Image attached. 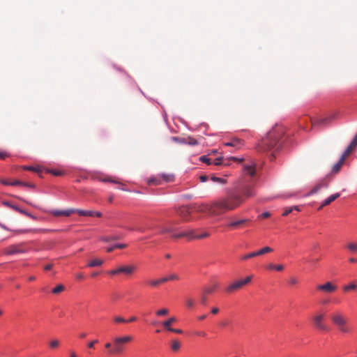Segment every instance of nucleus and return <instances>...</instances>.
Listing matches in <instances>:
<instances>
[{
	"instance_id": "nucleus-1",
	"label": "nucleus",
	"mask_w": 357,
	"mask_h": 357,
	"mask_svg": "<svg viewBox=\"0 0 357 357\" xmlns=\"http://www.w3.org/2000/svg\"><path fill=\"white\" fill-rule=\"evenodd\" d=\"M255 164L243 166L241 177L238 180L234 191L228 195L221 197L213 202L214 211L218 215L232 211L240 207L247 199L256 195L255 189L257 179L255 178Z\"/></svg>"
},
{
	"instance_id": "nucleus-2",
	"label": "nucleus",
	"mask_w": 357,
	"mask_h": 357,
	"mask_svg": "<svg viewBox=\"0 0 357 357\" xmlns=\"http://www.w3.org/2000/svg\"><path fill=\"white\" fill-rule=\"evenodd\" d=\"M285 132L284 128L281 125H275L257 146V150L261 153L271 152V158H274V152L282 146V137Z\"/></svg>"
},
{
	"instance_id": "nucleus-3",
	"label": "nucleus",
	"mask_w": 357,
	"mask_h": 357,
	"mask_svg": "<svg viewBox=\"0 0 357 357\" xmlns=\"http://www.w3.org/2000/svg\"><path fill=\"white\" fill-rule=\"evenodd\" d=\"M131 340L130 336L115 337L112 342L105 344V348L109 349L112 354H117L122 351L123 346Z\"/></svg>"
},
{
	"instance_id": "nucleus-4",
	"label": "nucleus",
	"mask_w": 357,
	"mask_h": 357,
	"mask_svg": "<svg viewBox=\"0 0 357 357\" xmlns=\"http://www.w3.org/2000/svg\"><path fill=\"white\" fill-rule=\"evenodd\" d=\"M210 236V234L207 231L202 232L200 234H197L196 230L195 229H189L185 231H182L179 234H175L172 235V237L174 238H186L188 240L190 241L192 239H204Z\"/></svg>"
},
{
	"instance_id": "nucleus-5",
	"label": "nucleus",
	"mask_w": 357,
	"mask_h": 357,
	"mask_svg": "<svg viewBox=\"0 0 357 357\" xmlns=\"http://www.w3.org/2000/svg\"><path fill=\"white\" fill-rule=\"evenodd\" d=\"M331 320L339 328L341 333H349L352 332L351 328L346 325V320L344 316L340 312H335L331 315Z\"/></svg>"
},
{
	"instance_id": "nucleus-6",
	"label": "nucleus",
	"mask_w": 357,
	"mask_h": 357,
	"mask_svg": "<svg viewBox=\"0 0 357 357\" xmlns=\"http://www.w3.org/2000/svg\"><path fill=\"white\" fill-rule=\"evenodd\" d=\"M252 278V275H249L245 277L244 279L236 280L231 284H230L229 286H227L225 290L227 293H234L242 289L244 286L247 285L248 284H249L251 282Z\"/></svg>"
},
{
	"instance_id": "nucleus-7",
	"label": "nucleus",
	"mask_w": 357,
	"mask_h": 357,
	"mask_svg": "<svg viewBox=\"0 0 357 357\" xmlns=\"http://www.w3.org/2000/svg\"><path fill=\"white\" fill-rule=\"evenodd\" d=\"M193 209L196 211L202 213H206L211 215H218V213H216L213 211H215V208L213 207V202L211 204H201L199 205L195 204L192 206Z\"/></svg>"
},
{
	"instance_id": "nucleus-8",
	"label": "nucleus",
	"mask_w": 357,
	"mask_h": 357,
	"mask_svg": "<svg viewBox=\"0 0 357 357\" xmlns=\"http://www.w3.org/2000/svg\"><path fill=\"white\" fill-rule=\"evenodd\" d=\"M26 252L24 243H19L11 245L3 249V253L7 255H11L19 253H24Z\"/></svg>"
},
{
	"instance_id": "nucleus-9",
	"label": "nucleus",
	"mask_w": 357,
	"mask_h": 357,
	"mask_svg": "<svg viewBox=\"0 0 357 357\" xmlns=\"http://www.w3.org/2000/svg\"><path fill=\"white\" fill-rule=\"evenodd\" d=\"M192 209V206H181L176 208V213L184 221H188Z\"/></svg>"
},
{
	"instance_id": "nucleus-10",
	"label": "nucleus",
	"mask_w": 357,
	"mask_h": 357,
	"mask_svg": "<svg viewBox=\"0 0 357 357\" xmlns=\"http://www.w3.org/2000/svg\"><path fill=\"white\" fill-rule=\"evenodd\" d=\"M249 222L250 220L246 218L234 220L227 224V227L230 229H243L246 227Z\"/></svg>"
},
{
	"instance_id": "nucleus-11",
	"label": "nucleus",
	"mask_w": 357,
	"mask_h": 357,
	"mask_svg": "<svg viewBox=\"0 0 357 357\" xmlns=\"http://www.w3.org/2000/svg\"><path fill=\"white\" fill-rule=\"evenodd\" d=\"M174 321H176V319L174 317H172L163 323L165 333H183L182 330L177 329V328H173L170 326Z\"/></svg>"
},
{
	"instance_id": "nucleus-12",
	"label": "nucleus",
	"mask_w": 357,
	"mask_h": 357,
	"mask_svg": "<svg viewBox=\"0 0 357 357\" xmlns=\"http://www.w3.org/2000/svg\"><path fill=\"white\" fill-rule=\"evenodd\" d=\"M317 290L322 291L326 293H333L337 290V287L335 284H333L331 282H327L323 284H319L317 287Z\"/></svg>"
},
{
	"instance_id": "nucleus-13",
	"label": "nucleus",
	"mask_w": 357,
	"mask_h": 357,
	"mask_svg": "<svg viewBox=\"0 0 357 357\" xmlns=\"http://www.w3.org/2000/svg\"><path fill=\"white\" fill-rule=\"evenodd\" d=\"M335 117V115H333L329 117H326V118L319 119H314L312 118H310V121L311 122L312 127L315 126H326V125H328L332 121V119H334Z\"/></svg>"
},
{
	"instance_id": "nucleus-14",
	"label": "nucleus",
	"mask_w": 357,
	"mask_h": 357,
	"mask_svg": "<svg viewBox=\"0 0 357 357\" xmlns=\"http://www.w3.org/2000/svg\"><path fill=\"white\" fill-rule=\"evenodd\" d=\"M325 318V314L324 313H319L314 315L312 318V322L315 327L319 329H325L324 326L322 324V321Z\"/></svg>"
},
{
	"instance_id": "nucleus-15",
	"label": "nucleus",
	"mask_w": 357,
	"mask_h": 357,
	"mask_svg": "<svg viewBox=\"0 0 357 357\" xmlns=\"http://www.w3.org/2000/svg\"><path fill=\"white\" fill-rule=\"evenodd\" d=\"M137 269L134 265L121 266L119 267V273H123L126 275H132Z\"/></svg>"
},
{
	"instance_id": "nucleus-16",
	"label": "nucleus",
	"mask_w": 357,
	"mask_h": 357,
	"mask_svg": "<svg viewBox=\"0 0 357 357\" xmlns=\"http://www.w3.org/2000/svg\"><path fill=\"white\" fill-rule=\"evenodd\" d=\"M225 146H231L236 149H239L243 145V141L238 138H233L229 142L224 143Z\"/></svg>"
},
{
	"instance_id": "nucleus-17",
	"label": "nucleus",
	"mask_w": 357,
	"mask_h": 357,
	"mask_svg": "<svg viewBox=\"0 0 357 357\" xmlns=\"http://www.w3.org/2000/svg\"><path fill=\"white\" fill-rule=\"evenodd\" d=\"M173 222H167V224L160 226V233L161 234H173L176 230L174 226Z\"/></svg>"
},
{
	"instance_id": "nucleus-18",
	"label": "nucleus",
	"mask_w": 357,
	"mask_h": 357,
	"mask_svg": "<svg viewBox=\"0 0 357 357\" xmlns=\"http://www.w3.org/2000/svg\"><path fill=\"white\" fill-rule=\"evenodd\" d=\"M357 146V135L354 137L352 142L349 144V146L347 148V149L344 151L342 156H343L344 158H347L349 154L351 153V151Z\"/></svg>"
},
{
	"instance_id": "nucleus-19",
	"label": "nucleus",
	"mask_w": 357,
	"mask_h": 357,
	"mask_svg": "<svg viewBox=\"0 0 357 357\" xmlns=\"http://www.w3.org/2000/svg\"><path fill=\"white\" fill-rule=\"evenodd\" d=\"M327 186H328V183L325 180H323V181H320L317 185H316L310 190V192L307 194V195H311L315 194V193L318 192L320 189L326 188Z\"/></svg>"
},
{
	"instance_id": "nucleus-20",
	"label": "nucleus",
	"mask_w": 357,
	"mask_h": 357,
	"mask_svg": "<svg viewBox=\"0 0 357 357\" xmlns=\"http://www.w3.org/2000/svg\"><path fill=\"white\" fill-rule=\"evenodd\" d=\"M345 160L346 158H344L343 156H341L338 162L333 166L331 172L333 174H337L344 165Z\"/></svg>"
},
{
	"instance_id": "nucleus-21",
	"label": "nucleus",
	"mask_w": 357,
	"mask_h": 357,
	"mask_svg": "<svg viewBox=\"0 0 357 357\" xmlns=\"http://www.w3.org/2000/svg\"><path fill=\"white\" fill-rule=\"evenodd\" d=\"M51 213L54 216L64 215L68 217L70 216L72 213H74V209H68L65 211L52 210Z\"/></svg>"
},
{
	"instance_id": "nucleus-22",
	"label": "nucleus",
	"mask_w": 357,
	"mask_h": 357,
	"mask_svg": "<svg viewBox=\"0 0 357 357\" xmlns=\"http://www.w3.org/2000/svg\"><path fill=\"white\" fill-rule=\"evenodd\" d=\"M340 193H335V194H333V195H331L330 197H328L326 199H325L322 202V204H321V206L319 208V210L321 209L324 206L329 205L331 202H333L336 199H337L340 197Z\"/></svg>"
},
{
	"instance_id": "nucleus-23",
	"label": "nucleus",
	"mask_w": 357,
	"mask_h": 357,
	"mask_svg": "<svg viewBox=\"0 0 357 357\" xmlns=\"http://www.w3.org/2000/svg\"><path fill=\"white\" fill-rule=\"evenodd\" d=\"M218 283L213 282L210 286L204 287L203 291H204L205 294H211L218 288Z\"/></svg>"
},
{
	"instance_id": "nucleus-24",
	"label": "nucleus",
	"mask_w": 357,
	"mask_h": 357,
	"mask_svg": "<svg viewBox=\"0 0 357 357\" xmlns=\"http://www.w3.org/2000/svg\"><path fill=\"white\" fill-rule=\"evenodd\" d=\"M98 180L100 181H102V182H105V183L109 182V183H112L123 185V183H121L119 180H116L110 176L98 177Z\"/></svg>"
},
{
	"instance_id": "nucleus-25",
	"label": "nucleus",
	"mask_w": 357,
	"mask_h": 357,
	"mask_svg": "<svg viewBox=\"0 0 357 357\" xmlns=\"http://www.w3.org/2000/svg\"><path fill=\"white\" fill-rule=\"evenodd\" d=\"M74 213H77L82 216H93L94 211H84L81 209H74Z\"/></svg>"
},
{
	"instance_id": "nucleus-26",
	"label": "nucleus",
	"mask_w": 357,
	"mask_h": 357,
	"mask_svg": "<svg viewBox=\"0 0 357 357\" xmlns=\"http://www.w3.org/2000/svg\"><path fill=\"white\" fill-rule=\"evenodd\" d=\"M12 208L14 209L15 211H16L23 214V215H26V216L33 219V220H36L37 219V218L35 215L31 214L30 213L27 212L26 211H25L24 209H22V208H19L17 206H12Z\"/></svg>"
},
{
	"instance_id": "nucleus-27",
	"label": "nucleus",
	"mask_w": 357,
	"mask_h": 357,
	"mask_svg": "<svg viewBox=\"0 0 357 357\" xmlns=\"http://www.w3.org/2000/svg\"><path fill=\"white\" fill-rule=\"evenodd\" d=\"M148 184L155 185L161 184V176L158 175L149 178Z\"/></svg>"
},
{
	"instance_id": "nucleus-28",
	"label": "nucleus",
	"mask_w": 357,
	"mask_h": 357,
	"mask_svg": "<svg viewBox=\"0 0 357 357\" xmlns=\"http://www.w3.org/2000/svg\"><path fill=\"white\" fill-rule=\"evenodd\" d=\"M181 342L178 340H172L171 342V349L174 351H177L180 349Z\"/></svg>"
},
{
	"instance_id": "nucleus-29",
	"label": "nucleus",
	"mask_w": 357,
	"mask_h": 357,
	"mask_svg": "<svg viewBox=\"0 0 357 357\" xmlns=\"http://www.w3.org/2000/svg\"><path fill=\"white\" fill-rule=\"evenodd\" d=\"M273 252V249L268 246H266L258 251H256L257 256L262 255Z\"/></svg>"
},
{
	"instance_id": "nucleus-30",
	"label": "nucleus",
	"mask_w": 357,
	"mask_h": 357,
	"mask_svg": "<svg viewBox=\"0 0 357 357\" xmlns=\"http://www.w3.org/2000/svg\"><path fill=\"white\" fill-rule=\"evenodd\" d=\"M165 182H172L174 181V175L172 174H162L160 175Z\"/></svg>"
},
{
	"instance_id": "nucleus-31",
	"label": "nucleus",
	"mask_w": 357,
	"mask_h": 357,
	"mask_svg": "<svg viewBox=\"0 0 357 357\" xmlns=\"http://www.w3.org/2000/svg\"><path fill=\"white\" fill-rule=\"evenodd\" d=\"M103 263V261L99 259H95L89 262L88 266L89 267H95L101 266Z\"/></svg>"
},
{
	"instance_id": "nucleus-32",
	"label": "nucleus",
	"mask_w": 357,
	"mask_h": 357,
	"mask_svg": "<svg viewBox=\"0 0 357 357\" xmlns=\"http://www.w3.org/2000/svg\"><path fill=\"white\" fill-rule=\"evenodd\" d=\"M65 287L63 284H58L56 287H54L52 292L54 294H59L63 291H64Z\"/></svg>"
},
{
	"instance_id": "nucleus-33",
	"label": "nucleus",
	"mask_w": 357,
	"mask_h": 357,
	"mask_svg": "<svg viewBox=\"0 0 357 357\" xmlns=\"http://www.w3.org/2000/svg\"><path fill=\"white\" fill-rule=\"evenodd\" d=\"M113 321L115 324H122V323L126 324V323H127V319H124L121 316H114L113 317Z\"/></svg>"
},
{
	"instance_id": "nucleus-34",
	"label": "nucleus",
	"mask_w": 357,
	"mask_h": 357,
	"mask_svg": "<svg viewBox=\"0 0 357 357\" xmlns=\"http://www.w3.org/2000/svg\"><path fill=\"white\" fill-rule=\"evenodd\" d=\"M211 180L213 182H216L218 183H220L222 185H224L227 183V180L223 178L217 177L215 176H213L211 177Z\"/></svg>"
},
{
	"instance_id": "nucleus-35",
	"label": "nucleus",
	"mask_w": 357,
	"mask_h": 357,
	"mask_svg": "<svg viewBox=\"0 0 357 357\" xmlns=\"http://www.w3.org/2000/svg\"><path fill=\"white\" fill-rule=\"evenodd\" d=\"M356 287H357V285L356 284L355 282H351L349 284L344 286L343 290L344 291H349L351 290H355L356 289Z\"/></svg>"
},
{
	"instance_id": "nucleus-36",
	"label": "nucleus",
	"mask_w": 357,
	"mask_h": 357,
	"mask_svg": "<svg viewBox=\"0 0 357 357\" xmlns=\"http://www.w3.org/2000/svg\"><path fill=\"white\" fill-rule=\"evenodd\" d=\"M207 294H205L204 291H202V294L200 296V303L203 305H206L207 304V302H208V298H207Z\"/></svg>"
},
{
	"instance_id": "nucleus-37",
	"label": "nucleus",
	"mask_w": 357,
	"mask_h": 357,
	"mask_svg": "<svg viewBox=\"0 0 357 357\" xmlns=\"http://www.w3.org/2000/svg\"><path fill=\"white\" fill-rule=\"evenodd\" d=\"M185 304L188 307L192 308L195 305V301L192 298H185Z\"/></svg>"
},
{
	"instance_id": "nucleus-38",
	"label": "nucleus",
	"mask_w": 357,
	"mask_h": 357,
	"mask_svg": "<svg viewBox=\"0 0 357 357\" xmlns=\"http://www.w3.org/2000/svg\"><path fill=\"white\" fill-rule=\"evenodd\" d=\"M347 248L350 251H351L353 252H355L357 250V243H349L347 245Z\"/></svg>"
},
{
	"instance_id": "nucleus-39",
	"label": "nucleus",
	"mask_w": 357,
	"mask_h": 357,
	"mask_svg": "<svg viewBox=\"0 0 357 357\" xmlns=\"http://www.w3.org/2000/svg\"><path fill=\"white\" fill-rule=\"evenodd\" d=\"M59 341L58 340H52L49 342L50 347L52 349L56 348L59 345Z\"/></svg>"
},
{
	"instance_id": "nucleus-40",
	"label": "nucleus",
	"mask_w": 357,
	"mask_h": 357,
	"mask_svg": "<svg viewBox=\"0 0 357 357\" xmlns=\"http://www.w3.org/2000/svg\"><path fill=\"white\" fill-rule=\"evenodd\" d=\"M254 257H257L256 252H251V253H249V254L243 255L241 257V260H247V259H250V258Z\"/></svg>"
},
{
	"instance_id": "nucleus-41",
	"label": "nucleus",
	"mask_w": 357,
	"mask_h": 357,
	"mask_svg": "<svg viewBox=\"0 0 357 357\" xmlns=\"http://www.w3.org/2000/svg\"><path fill=\"white\" fill-rule=\"evenodd\" d=\"M147 283H148L150 286H151V287H158V285H160V282L159 279H158V280H149V281L147 282Z\"/></svg>"
},
{
	"instance_id": "nucleus-42",
	"label": "nucleus",
	"mask_w": 357,
	"mask_h": 357,
	"mask_svg": "<svg viewBox=\"0 0 357 357\" xmlns=\"http://www.w3.org/2000/svg\"><path fill=\"white\" fill-rule=\"evenodd\" d=\"M168 279H169V281H170V280H179L180 278H179L178 274L173 273H171L170 275H168Z\"/></svg>"
},
{
	"instance_id": "nucleus-43",
	"label": "nucleus",
	"mask_w": 357,
	"mask_h": 357,
	"mask_svg": "<svg viewBox=\"0 0 357 357\" xmlns=\"http://www.w3.org/2000/svg\"><path fill=\"white\" fill-rule=\"evenodd\" d=\"M289 283L291 286L296 285L298 283V280L297 278L292 276L289 279Z\"/></svg>"
},
{
	"instance_id": "nucleus-44",
	"label": "nucleus",
	"mask_w": 357,
	"mask_h": 357,
	"mask_svg": "<svg viewBox=\"0 0 357 357\" xmlns=\"http://www.w3.org/2000/svg\"><path fill=\"white\" fill-rule=\"evenodd\" d=\"M200 160L208 165L212 164L211 158H207L206 155H202V157H200Z\"/></svg>"
},
{
	"instance_id": "nucleus-45",
	"label": "nucleus",
	"mask_w": 357,
	"mask_h": 357,
	"mask_svg": "<svg viewBox=\"0 0 357 357\" xmlns=\"http://www.w3.org/2000/svg\"><path fill=\"white\" fill-rule=\"evenodd\" d=\"M167 313H168V310L165 309V308L164 309H161L160 310H158L156 312V314L158 316H164V315L167 314Z\"/></svg>"
},
{
	"instance_id": "nucleus-46",
	"label": "nucleus",
	"mask_w": 357,
	"mask_h": 357,
	"mask_svg": "<svg viewBox=\"0 0 357 357\" xmlns=\"http://www.w3.org/2000/svg\"><path fill=\"white\" fill-rule=\"evenodd\" d=\"M26 183L20 181L19 180H15L13 182H10V185H26Z\"/></svg>"
},
{
	"instance_id": "nucleus-47",
	"label": "nucleus",
	"mask_w": 357,
	"mask_h": 357,
	"mask_svg": "<svg viewBox=\"0 0 357 357\" xmlns=\"http://www.w3.org/2000/svg\"><path fill=\"white\" fill-rule=\"evenodd\" d=\"M117 239H118L117 236L102 237L101 238V241L103 242H109L110 241H114V240H117Z\"/></svg>"
},
{
	"instance_id": "nucleus-48",
	"label": "nucleus",
	"mask_w": 357,
	"mask_h": 357,
	"mask_svg": "<svg viewBox=\"0 0 357 357\" xmlns=\"http://www.w3.org/2000/svg\"><path fill=\"white\" fill-rule=\"evenodd\" d=\"M24 169L25 170H29V171H32V172H39V168L38 167H32V166H24L23 167Z\"/></svg>"
},
{
	"instance_id": "nucleus-49",
	"label": "nucleus",
	"mask_w": 357,
	"mask_h": 357,
	"mask_svg": "<svg viewBox=\"0 0 357 357\" xmlns=\"http://www.w3.org/2000/svg\"><path fill=\"white\" fill-rule=\"evenodd\" d=\"M126 247H127V245L126 244H123V243H117V244L114 245L115 249L116 248L123 249V248H126Z\"/></svg>"
},
{
	"instance_id": "nucleus-50",
	"label": "nucleus",
	"mask_w": 357,
	"mask_h": 357,
	"mask_svg": "<svg viewBox=\"0 0 357 357\" xmlns=\"http://www.w3.org/2000/svg\"><path fill=\"white\" fill-rule=\"evenodd\" d=\"M172 139L176 142H179V143H185V139H179L178 137H173L172 138Z\"/></svg>"
},
{
	"instance_id": "nucleus-51",
	"label": "nucleus",
	"mask_w": 357,
	"mask_h": 357,
	"mask_svg": "<svg viewBox=\"0 0 357 357\" xmlns=\"http://www.w3.org/2000/svg\"><path fill=\"white\" fill-rule=\"evenodd\" d=\"M293 211V208H288L287 209L284 210V213H282V215L283 216H287L288 215L289 213H291Z\"/></svg>"
},
{
	"instance_id": "nucleus-52",
	"label": "nucleus",
	"mask_w": 357,
	"mask_h": 357,
	"mask_svg": "<svg viewBox=\"0 0 357 357\" xmlns=\"http://www.w3.org/2000/svg\"><path fill=\"white\" fill-rule=\"evenodd\" d=\"M199 178L201 182H206L208 180V176L206 175H201Z\"/></svg>"
},
{
	"instance_id": "nucleus-53",
	"label": "nucleus",
	"mask_w": 357,
	"mask_h": 357,
	"mask_svg": "<svg viewBox=\"0 0 357 357\" xmlns=\"http://www.w3.org/2000/svg\"><path fill=\"white\" fill-rule=\"evenodd\" d=\"M188 144L190 145H196L197 144V141L193 138H190L188 139Z\"/></svg>"
},
{
	"instance_id": "nucleus-54",
	"label": "nucleus",
	"mask_w": 357,
	"mask_h": 357,
	"mask_svg": "<svg viewBox=\"0 0 357 357\" xmlns=\"http://www.w3.org/2000/svg\"><path fill=\"white\" fill-rule=\"evenodd\" d=\"M271 216V213L268 211L264 212L260 215V217L262 218H267Z\"/></svg>"
},
{
	"instance_id": "nucleus-55",
	"label": "nucleus",
	"mask_w": 357,
	"mask_h": 357,
	"mask_svg": "<svg viewBox=\"0 0 357 357\" xmlns=\"http://www.w3.org/2000/svg\"><path fill=\"white\" fill-rule=\"evenodd\" d=\"M109 274L110 275H117V274H119V267L116 269H114V270H111L108 272Z\"/></svg>"
},
{
	"instance_id": "nucleus-56",
	"label": "nucleus",
	"mask_w": 357,
	"mask_h": 357,
	"mask_svg": "<svg viewBox=\"0 0 357 357\" xmlns=\"http://www.w3.org/2000/svg\"><path fill=\"white\" fill-rule=\"evenodd\" d=\"M284 269V266L282 264L275 265V270L278 271H282Z\"/></svg>"
},
{
	"instance_id": "nucleus-57",
	"label": "nucleus",
	"mask_w": 357,
	"mask_h": 357,
	"mask_svg": "<svg viewBox=\"0 0 357 357\" xmlns=\"http://www.w3.org/2000/svg\"><path fill=\"white\" fill-rule=\"evenodd\" d=\"M221 163V158H215L212 162V164H214L215 165H220Z\"/></svg>"
},
{
	"instance_id": "nucleus-58",
	"label": "nucleus",
	"mask_w": 357,
	"mask_h": 357,
	"mask_svg": "<svg viewBox=\"0 0 357 357\" xmlns=\"http://www.w3.org/2000/svg\"><path fill=\"white\" fill-rule=\"evenodd\" d=\"M160 284L167 282L169 281L168 276L163 277L159 279Z\"/></svg>"
},
{
	"instance_id": "nucleus-59",
	"label": "nucleus",
	"mask_w": 357,
	"mask_h": 357,
	"mask_svg": "<svg viewBox=\"0 0 357 357\" xmlns=\"http://www.w3.org/2000/svg\"><path fill=\"white\" fill-rule=\"evenodd\" d=\"M129 230L130 231H132V230H136V231H139L140 232H144L145 231V229L142 228V227H138V228H128Z\"/></svg>"
},
{
	"instance_id": "nucleus-60",
	"label": "nucleus",
	"mask_w": 357,
	"mask_h": 357,
	"mask_svg": "<svg viewBox=\"0 0 357 357\" xmlns=\"http://www.w3.org/2000/svg\"><path fill=\"white\" fill-rule=\"evenodd\" d=\"M0 183L5 185H10V182H8L6 179H0Z\"/></svg>"
},
{
	"instance_id": "nucleus-61",
	"label": "nucleus",
	"mask_w": 357,
	"mask_h": 357,
	"mask_svg": "<svg viewBox=\"0 0 357 357\" xmlns=\"http://www.w3.org/2000/svg\"><path fill=\"white\" fill-rule=\"evenodd\" d=\"M33 231H34L33 229H24V230H18V231H17V233H28V232H31Z\"/></svg>"
},
{
	"instance_id": "nucleus-62",
	"label": "nucleus",
	"mask_w": 357,
	"mask_h": 357,
	"mask_svg": "<svg viewBox=\"0 0 357 357\" xmlns=\"http://www.w3.org/2000/svg\"><path fill=\"white\" fill-rule=\"evenodd\" d=\"M76 278L78 280H82L84 278V275L82 273H78L76 274Z\"/></svg>"
},
{
	"instance_id": "nucleus-63",
	"label": "nucleus",
	"mask_w": 357,
	"mask_h": 357,
	"mask_svg": "<svg viewBox=\"0 0 357 357\" xmlns=\"http://www.w3.org/2000/svg\"><path fill=\"white\" fill-rule=\"evenodd\" d=\"M219 312V309L218 307H213L211 310V313L213 314H216Z\"/></svg>"
},
{
	"instance_id": "nucleus-64",
	"label": "nucleus",
	"mask_w": 357,
	"mask_h": 357,
	"mask_svg": "<svg viewBox=\"0 0 357 357\" xmlns=\"http://www.w3.org/2000/svg\"><path fill=\"white\" fill-rule=\"evenodd\" d=\"M52 174L55 176H60L62 174V173L60 171L58 170H53Z\"/></svg>"
}]
</instances>
